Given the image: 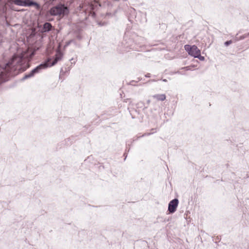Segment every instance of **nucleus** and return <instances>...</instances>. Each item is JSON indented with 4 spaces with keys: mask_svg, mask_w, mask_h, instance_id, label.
<instances>
[{
    "mask_svg": "<svg viewBox=\"0 0 249 249\" xmlns=\"http://www.w3.org/2000/svg\"><path fill=\"white\" fill-rule=\"evenodd\" d=\"M97 24L100 26H104L107 25V22L102 21H97Z\"/></svg>",
    "mask_w": 249,
    "mask_h": 249,
    "instance_id": "4468645a",
    "label": "nucleus"
},
{
    "mask_svg": "<svg viewBox=\"0 0 249 249\" xmlns=\"http://www.w3.org/2000/svg\"><path fill=\"white\" fill-rule=\"evenodd\" d=\"M153 133H154V132H152L151 133H145L142 135V136H141L140 137H138L137 139H138L139 138L143 137H144V136H149V135H151V134H152Z\"/></svg>",
    "mask_w": 249,
    "mask_h": 249,
    "instance_id": "dca6fc26",
    "label": "nucleus"
},
{
    "mask_svg": "<svg viewBox=\"0 0 249 249\" xmlns=\"http://www.w3.org/2000/svg\"><path fill=\"white\" fill-rule=\"evenodd\" d=\"M153 97L158 101H163L165 100L166 95L164 94H158L153 95Z\"/></svg>",
    "mask_w": 249,
    "mask_h": 249,
    "instance_id": "9b49d317",
    "label": "nucleus"
},
{
    "mask_svg": "<svg viewBox=\"0 0 249 249\" xmlns=\"http://www.w3.org/2000/svg\"><path fill=\"white\" fill-rule=\"evenodd\" d=\"M33 77V76L31 74L30 72H29V73H26L24 74V76L21 78V80L23 81H24V80H26L27 79L32 78Z\"/></svg>",
    "mask_w": 249,
    "mask_h": 249,
    "instance_id": "f8f14e48",
    "label": "nucleus"
},
{
    "mask_svg": "<svg viewBox=\"0 0 249 249\" xmlns=\"http://www.w3.org/2000/svg\"><path fill=\"white\" fill-rule=\"evenodd\" d=\"M129 150H130V145H128L126 146L125 151L128 152H129Z\"/></svg>",
    "mask_w": 249,
    "mask_h": 249,
    "instance_id": "412c9836",
    "label": "nucleus"
},
{
    "mask_svg": "<svg viewBox=\"0 0 249 249\" xmlns=\"http://www.w3.org/2000/svg\"><path fill=\"white\" fill-rule=\"evenodd\" d=\"M142 80V78H140V77L138 78V81H134V80H133L132 81L130 82V85H135L134 84V83H136L138 81H139L140 80Z\"/></svg>",
    "mask_w": 249,
    "mask_h": 249,
    "instance_id": "6ab92c4d",
    "label": "nucleus"
},
{
    "mask_svg": "<svg viewBox=\"0 0 249 249\" xmlns=\"http://www.w3.org/2000/svg\"><path fill=\"white\" fill-rule=\"evenodd\" d=\"M52 16H64L68 14L69 10L68 8L62 3H59L51 7L49 10Z\"/></svg>",
    "mask_w": 249,
    "mask_h": 249,
    "instance_id": "f03ea898",
    "label": "nucleus"
},
{
    "mask_svg": "<svg viewBox=\"0 0 249 249\" xmlns=\"http://www.w3.org/2000/svg\"><path fill=\"white\" fill-rule=\"evenodd\" d=\"M100 7H101V4L97 1H93L89 3L87 8L88 16L95 18L96 16V12Z\"/></svg>",
    "mask_w": 249,
    "mask_h": 249,
    "instance_id": "20e7f679",
    "label": "nucleus"
},
{
    "mask_svg": "<svg viewBox=\"0 0 249 249\" xmlns=\"http://www.w3.org/2000/svg\"><path fill=\"white\" fill-rule=\"evenodd\" d=\"M123 156L124 157V160H126V159L127 156V152L125 151L124 153V154L123 155Z\"/></svg>",
    "mask_w": 249,
    "mask_h": 249,
    "instance_id": "aec40b11",
    "label": "nucleus"
},
{
    "mask_svg": "<svg viewBox=\"0 0 249 249\" xmlns=\"http://www.w3.org/2000/svg\"><path fill=\"white\" fill-rule=\"evenodd\" d=\"M49 68L48 65V61H44L41 64L37 66L33 69L30 72L32 76L34 77L35 74L38 73L41 71L42 70Z\"/></svg>",
    "mask_w": 249,
    "mask_h": 249,
    "instance_id": "0eeeda50",
    "label": "nucleus"
},
{
    "mask_svg": "<svg viewBox=\"0 0 249 249\" xmlns=\"http://www.w3.org/2000/svg\"><path fill=\"white\" fill-rule=\"evenodd\" d=\"M184 49L189 55L192 56L194 58L196 57V55L198 53H200V50L195 45H185L184 46Z\"/></svg>",
    "mask_w": 249,
    "mask_h": 249,
    "instance_id": "39448f33",
    "label": "nucleus"
},
{
    "mask_svg": "<svg viewBox=\"0 0 249 249\" xmlns=\"http://www.w3.org/2000/svg\"><path fill=\"white\" fill-rule=\"evenodd\" d=\"M191 67H194V65L190 66H187L184 67L183 68H182V69H185L187 71L191 70Z\"/></svg>",
    "mask_w": 249,
    "mask_h": 249,
    "instance_id": "a211bd4d",
    "label": "nucleus"
},
{
    "mask_svg": "<svg viewBox=\"0 0 249 249\" xmlns=\"http://www.w3.org/2000/svg\"><path fill=\"white\" fill-rule=\"evenodd\" d=\"M241 33H242V30L239 31L237 34H238V35H239V34H241Z\"/></svg>",
    "mask_w": 249,
    "mask_h": 249,
    "instance_id": "393cba45",
    "label": "nucleus"
},
{
    "mask_svg": "<svg viewBox=\"0 0 249 249\" xmlns=\"http://www.w3.org/2000/svg\"><path fill=\"white\" fill-rule=\"evenodd\" d=\"M233 42V40L232 41V40H227L224 42V45L225 46H228L230 45H231Z\"/></svg>",
    "mask_w": 249,
    "mask_h": 249,
    "instance_id": "2eb2a0df",
    "label": "nucleus"
},
{
    "mask_svg": "<svg viewBox=\"0 0 249 249\" xmlns=\"http://www.w3.org/2000/svg\"><path fill=\"white\" fill-rule=\"evenodd\" d=\"M151 76V74L149 73H147L145 75V77H150Z\"/></svg>",
    "mask_w": 249,
    "mask_h": 249,
    "instance_id": "5701e85b",
    "label": "nucleus"
},
{
    "mask_svg": "<svg viewBox=\"0 0 249 249\" xmlns=\"http://www.w3.org/2000/svg\"><path fill=\"white\" fill-rule=\"evenodd\" d=\"M52 28L51 23L46 22L43 24L42 30L43 32H49L52 30Z\"/></svg>",
    "mask_w": 249,
    "mask_h": 249,
    "instance_id": "9d476101",
    "label": "nucleus"
},
{
    "mask_svg": "<svg viewBox=\"0 0 249 249\" xmlns=\"http://www.w3.org/2000/svg\"><path fill=\"white\" fill-rule=\"evenodd\" d=\"M11 3L22 7H34L37 10H41V5L34 0H12Z\"/></svg>",
    "mask_w": 249,
    "mask_h": 249,
    "instance_id": "7ed1b4c3",
    "label": "nucleus"
},
{
    "mask_svg": "<svg viewBox=\"0 0 249 249\" xmlns=\"http://www.w3.org/2000/svg\"><path fill=\"white\" fill-rule=\"evenodd\" d=\"M114 15H115V13L112 14L110 12H107L106 14V17H112Z\"/></svg>",
    "mask_w": 249,
    "mask_h": 249,
    "instance_id": "f3484780",
    "label": "nucleus"
},
{
    "mask_svg": "<svg viewBox=\"0 0 249 249\" xmlns=\"http://www.w3.org/2000/svg\"><path fill=\"white\" fill-rule=\"evenodd\" d=\"M70 44V41L66 43V46H68V45H69Z\"/></svg>",
    "mask_w": 249,
    "mask_h": 249,
    "instance_id": "a878e982",
    "label": "nucleus"
},
{
    "mask_svg": "<svg viewBox=\"0 0 249 249\" xmlns=\"http://www.w3.org/2000/svg\"><path fill=\"white\" fill-rule=\"evenodd\" d=\"M63 56V53L61 51H58L56 52L54 59L52 60L51 58L47 59L45 61H48V65L49 67H51L55 65L58 61L62 59Z\"/></svg>",
    "mask_w": 249,
    "mask_h": 249,
    "instance_id": "423d86ee",
    "label": "nucleus"
},
{
    "mask_svg": "<svg viewBox=\"0 0 249 249\" xmlns=\"http://www.w3.org/2000/svg\"><path fill=\"white\" fill-rule=\"evenodd\" d=\"M162 81L163 82H167V80L166 79H163Z\"/></svg>",
    "mask_w": 249,
    "mask_h": 249,
    "instance_id": "bb28decb",
    "label": "nucleus"
},
{
    "mask_svg": "<svg viewBox=\"0 0 249 249\" xmlns=\"http://www.w3.org/2000/svg\"><path fill=\"white\" fill-rule=\"evenodd\" d=\"M70 139H70V138H69L68 139V141L70 140Z\"/></svg>",
    "mask_w": 249,
    "mask_h": 249,
    "instance_id": "cd10ccee",
    "label": "nucleus"
},
{
    "mask_svg": "<svg viewBox=\"0 0 249 249\" xmlns=\"http://www.w3.org/2000/svg\"><path fill=\"white\" fill-rule=\"evenodd\" d=\"M151 130V131H153V132H154V133H155V132H156V128H152Z\"/></svg>",
    "mask_w": 249,
    "mask_h": 249,
    "instance_id": "b1692460",
    "label": "nucleus"
},
{
    "mask_svg": "<svg viewBox=\"0 0 249 249\" xmlns=\"http://www.w3.org/2000/svg\"><path fill=\"white\" fill-rule=\"evenodd\" d=\"M195 58H198V59H199L201 61H204L205 60L204 56H202L201 55V53H198L196 55V57Z\"/></svg>",
    "mask_w": 249,
    "mask_h": 249,
    "instance_id": "ddd939ff",
    "label": "nucleus"
},
{
    "mask_svg": "<svg viewBox=\"0 0 249 249\" xmlns=\"http://www.w3.org/2000/svg\"><path fill=\"white\" fill-rule=\"evenodd\" d=\"M178 203L179 201L178 198H174L169 202L168 206L169 213L172 214L177 211Z\"/></svg>",
    "mask_w": 249,
    "mask_h": 249,
    "instance_id": "6e6552de",
    "label": "nucleus"
},
{
    "mask_svg": "<svg viewBox=\"0 0 249 249\" xmlns=\"http://www.w3.org/2000/svg\"><path fill=\"white\" fill-rule=\"evenodd\" d=\"M70 60L71 61V64H74L75 63V61L73 58H71Z\"/></svg>",
    "mask_w": 249,
    "mask_h": 249,
    "instance_id": "4be33fe9",
    "label": "nucleus"
},
{
    "mask_svg": "<svg viewBox=\"0 0 249 249\" xmlns=\"http://www.w3.org/2000/svg\"><path fill=\"white\" fill-rule=\"evenodd\" d=\"M248 37H249V32L240 36H238V34H236L235 36L233 37V42L243 40Z\"/></svg>",
    "mask_w": 249,
    "mask_h": 249,
    "instance_id": "1a4fd4ad",
    "label": "nucleus"
},
{
    "mask_svg": "<svg viewBox=\"0 0 249 249\" xmlns=\"http://www.w3.org/2000/svg\"><path fill=\"white\" fill-rule=\"evenodd\" d=\"M18 61L10 60L3 67L0 66V85L7 81L10 75L21 68L20 66H16Z\"/></svg>",
    "mask_w": 249,
    "mask_h": 249,
    "instance_id": "f257e3e1",
    "label": "nucleus"
}]
</instances>
